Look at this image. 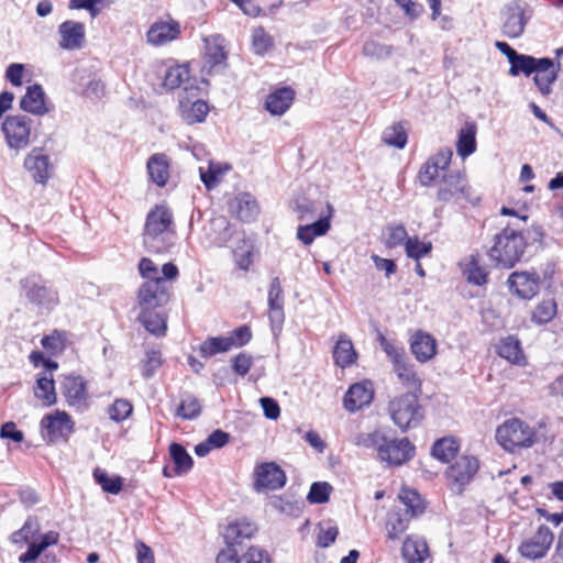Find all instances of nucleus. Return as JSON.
I'll use <instances>...</instances> for the list:
<instances>
[{
    "label": "nucleus",
    "mask_w": 563,
    "mask_h": 563,
    "mask_svg": "<svg viewBox=\"0 0 563 563\" xmlns=\"http://www.w3.org/2000/svg\"><path fill=\"white\" fill-rule=\"evenodd\" d=\"M294 211L297 213L299 221H309L316 216L314 202L306 198L297 199L295 201Z\"/></svg>",
    "instance_id": "774afa93"
},
{
    "label": "nucleus",
    "mask_w": 563,
    "mask_h": 563,
    "mask_svg": "<svg viewBox=\"0 0 563 563\" xmlns=\"http://www.w3.org/2000/svg\"><path fill=\"white\" fill-rule=\"evenodd\" d=\"M394 369L402 384L413 387L415 389L420 391L421 380L417 376V373L415 372L413 366L411 364L407 363V361L404 360L397 365H395Z\"/></svg>",
    "instance_id": "8fccbe9b"
},
{
    "label": "nucleus",
    "mask_w": 563,
    "mask_h": 563,
    "mask_svg": "<svg viewBox=\"0 0 563 563\" xmlns=\"http://www.w3.org/2000/svg\"><path fill=\"white\" fill-rule=\"evenodd\" d=\"M472 187L468 185L463 172H451L442 176L441 185L437 192V199L441 202H450L463 198L472 205H476L479 198H473Z\"/></svg>",
    "instance_id": "1a4fd4ad"
},
{
    "label": "nucleus",
    "mask_w": 563,
    "mask_h": 563,
    "mask_svg": "<svg viewBox=\"0 0 563 563\" xmlns=\"http://www.w3.org/2000/svg\"><path fill=\"white\" fill-rule=\"evenodd\" d=\"M328 213L321 216L317 221L299 225L297 229V239L305 245H310L316 238L322 236L328 233L331 228V218L333 216V207L331 203H327Z\"/></svg>",
    "instance_id": "a878e982"
},
{
    "label": "nucleus",
    "mask_w": 563,
    "mask_h": 563,
    "mask_svg": "<svg viewBox=\"0 0 563 563\" xmlns=\"http://www.w3.org/2000/svg\"><path fill=\"white\" fill-rule=\"evenodd\" d=\"M32 119L26 114L8 115L2 122L1 130L7 145L14 151H21L29 146Z\"/></svg>",
    "instance_id": "9d476101"
},
{
    "label": "nucleus",
    "mask_w": 563,
    "mask_h": 563,
    "mask_svg": "<svg viewBox=\"0 0 563 563\" xmlns=\"http://www.w3.org/2000/svg\"><path fill=\"white\" fill-rule=\"evenodd\" d=\"M360 443L368 449H375L378 460L389 466L407 463L413 457L416 451L415 445L407 438H390L378 430L363 435Z\"/></svg>",
    "instance_id": "f03ea898"
},
{
    "label": "nucleus",
    "mask_w": 563,
    "mask_h": 563,
    "mask_svg": "<svg viewBox=\"0 0 563 563\" xmlns=\"http://www.w3.org/2000/svg\"><path fill=\"white\" fill-rule=\"evenodd\" d=\"M294 99L295 90L291 87L277 88L266 97L265 109L272 115H282L290 108Z\"/></svg>",
    "instance_id": "7c9ffc66"
},
{
    "label": "nucleus",
    "mask_w": 563,
    "mask_h": 563,
    "mask_svg": "<svg viewBox=\"0 0 563 563\" xmlns=\"http://www.w3.org/2000/svg\"><path fill=\"white\" fill-rule=\"evenodd\" d=\"M412 517L413 516L409 515L408 511L399 510L390 512L386 522L388 539L398 540L400 536L408 529Z\"/></svg>",
    "instance_id": "a19ab883"
},
{
    "label": "nucleus",
    "mask_w": 563,
    "mask_h": 563,
    "mask_svg": "<svg viewBox=\"0 0 563 563\" xmlns=\"http://www.w3.org/2000/svg\"><path fill=\"white\" fill-rule=\"evenodd\" d=\"M497 355L511 364L518 366L527 365V358L523 353L520 340L515 335L501 338L496 344Z\"/></svg>",
    "instance_id": "cd10ccee"
},
{
    "label": "nucleus",
    "mask_w": 563,
    "mask_h": 563,
    "mask_svg": "<svg viewBox=\"0 0 563 563\" xmlns=\"http://www.w3.org/2000/svg\"><path fill=\"white\" fill-rule=\"evenodd\" d=\"M20 297L41 313H49L59 305L58 290L40 274H29L19 280Z\"/></svg>",
    "instance_id": "20e7f679"
},
{
    "label": "nucleus",
    "mask_w": 563,
    "mask_h": 563,
    "mask_svg": "<svg viewBox=\"0 0 563 563\" xmlns=\"http://www.w3.org/2000/svg\"><path fill=\"white\" fill-rule=\"evenodd\" d=\"M501 31L508 38L520 37L532 16V10L525 0H510L501 10Z\"/></svg>",
    "instance_id": "6e6552de"
},
{
    "label": "nucleus",
    "mask_w": 563,
    "mask_h": 563,
    "mask_svg": "<svg viewBox=\"0 0 563 563\" xmlns=\"http://www.w3.org/2000/svg\"><path fill=\"white\" fill-rule=\"evenodd\" d=\"M199 91L198 86L187 84L179 93V113L187 124L201 123L209 113V104L205 100H191V97H197Z\"/></svg>",
    "instance_id": "f8f14e48"
},
{
    "label": "nucleus",
    "mask_w": 563,
    "mask_h": 563,
    "mask_svg": "<svg viewBox=\"0 0 563 563\" xmlns=\"http://www.w3.org/2000/svg\"><path fill=\"white\" fill-rule=\"evenodd\" d=\"M406 255L415 261H420L432 251L430 241H420L417 235L408 238L405 242Z\"/></svg>",
    "instance_id": "09e8293b"
},
{
    "label": "nucleus",
    "mask_w": 563,
    "mask_h": 563,
    "mask_svg": "<svg viewBox=\"0 0 563 563\" xmlns=\"http://www.w3.org/2000/svg\"><path fill=\"white\" fill-rule=\"evenodd\" d=\"M379 345L387 356L391 360L394 366L406 360L405 349L396 345L391 340H388L382 333L378 334Z\"/></svg>",
    "instance_id": "bf43d9fd"
},
{
    "label": "nucleus",
    "mask_w": 563,
    "mask_h": 563,
    "mask_svg": "<svg viewBox=\"0 0 563 563\" xmlns=\"http://www.w3.org/2000/svg\"><path fill=\"white\" fill-rule=\"evenodd\" d=\"M254 487L257 492L282 489L287 482L285 471L275 462H263L254 468Z\"/></svg>",
    "instance_id": "2eb2a0df"
},
{
    "label": "nucleus",
    "mask_w": 563,
    "mask_h": 563,
    "mask_svg": "<svg viewBox=\"0 0 563 563\" xmlns=\"http://www.w3.org/2000/svg\"><path fill=\"white\" fill-rule=\"evenodd\" d=\"M169 156L165 153H155L146 162V173L148 180L159 188H164L170 177Z\"/></svg>",
    "instance_id": "b1692460"
},
{
    "label": "nucleus",
    "mask_w": 563,
    "mask_h": 563,
    "mask_svg": "<svg viewBox=\"0 0 563 563\" xmlns=\"http://www.w3.org/2000/svg\"><path fill=\"white\" fill-rule=\"evenodd\" d=\"M561 64L552 59V65L547 70L533 71V82L542 96H549L552 92V86L559 77Z\"/></svg>",
    "instance_id": "ea45409f"
},
{
    "label": "nucleus",
    "mask_w": 563,
    "mask_h": 563,
    "mask_svg": "<svg viewBox=\"0 0 563 563\" xmlns=\"http://www.w3.org/2000/svg\"><path fill=\"white\" fill-rule=\"evenodd\" d=\"M19 106L24 112L35 115H44L49 111L45 103L44 89L40 84H34L26 88Z\"/></svg>",
    "instance_id": "c85d7f7f"
},
{
    "label": "nucleus",
    "mask_w": 563,
    "mask_h": 563,
    "mask_svg": "<svg viewBox=\"0 0 563 563\" xmlns=\"http://www.w3.org/2000/svg\"><path fill=\"white\" fill-rule=\"evenodd\" d=\"M62 391L70 407L80 411L89 407L87 380L81 375L70 374L65 376L62 382Z\"/></svg>",
    "instance_id": "dca6fc26"
},
{
    "label": "nucleus",
    "mask_w": 563,
    "mask_h": 563,
    "mask_svg": "<svg viewBox=\"0 0 563 563\" xmlns=\"http://www.w3.org/2000/svg\"><path fill=\"white\" fill-rule=\"evenodd\" d=\"M556 314V302L553 299L541 301L532 312V321L538 324L550 322Z\"/></svg>",
    "instance_id": "5fc2aeb1"
},
{
    "label": "nucleus",
    "mask_w": 563,
    "mask_h": 563,
    "mask_svg": "<svg viewBox=\"0 0 563 563\" xmlns=\"http://www.w3.org/2000/svg\"><path fill=\"white\" fill-rule=\"evenodd\" d=\"M40 428L44 440L55 443L59 440L67 441L75 430V423L66 411L56 410L42 418Z\"/></svg>",
    "instance_id": "ddd939ff"
},
{
    "label": "nucleus",
    "mask_w": 563,
    "mask_h": 563,
    "mask_svg": "<svg viewBox=\"0 0 563 563\" xmlns=\"http://www.w3.org/2000/svg\"><path fill=\"white\" fill-rule=\"evenodd\" d=\"M252 330L247 324L240 325L232 330L229 336H225L231 342L232 347H243L252 340Z\"/></svg>",
    "instance_id": "0e129e2a"
},
{
    "label": "nucleus",
    "mask_w": 563,
    "mask_h": 563,
    "mask_svg": "<svg viewBox=\"0 0 563 563\" xmlns=\"http://www.w3.org/2000/svg\"><path fill=\"white\" fill-rule=\"evenodd\" d=\"M231 350V342L225 336H209L199 346V354L203 358H209L219 353H225Z\"/></svg>",
    "instance_id": "a18cd8bd"
},
{
    "label": "nucleus",
    "mask_w": 563,
    "mask_h": 563,
    "mask_svg": "<svg viewBox=\"0 0 563 563\" xmlns=\"http://www.w3.org/2000/svg\"><path fill=\"white\" fill-rule=\"evenodd\" d=\"M271 505L280 514L288 516H298L301 511L300 504L286 496H274L271 500Z\"/></svg>",
    "instance_id": "680f3d73"
},
{
    "label": "nucleus",
    "mask_w": 563,
    "mask_h": 563,
    "mask_svg": "<svg viewBox=\"0 0 563 563\" xmlns=\"http://www.w3.org/2000/svg\"><path fill=\"white\" fill-rule=\"evenodd\" d=\"M273 46V37L263 27H257L253 31L252 49L255 55L264 56Z\"/></svg>",
    "instance_id": "603ef678"
},
{
    "label": "nucleus",
    "mask_w": 563,
    "mask_h": 563,
    "mask_svg": "<svg viewBox=\"0 0 563 563\" xmlns=\"http://www.w3.org/2000/svg\"><path fill=\"white\" fill-rule=\"evenodd\" d=\"M362 52L366 57L385 59L393 54L394 47L374 40H368L364 43Z\"/></svg>",
    "instance_id": "13d9d810"
},
{
    "label": "nucleus",
    "mask_w": 563,
    "mask_h": 563,
    "mask_svg": "<svg viewBox=\"0 0 563 563\" xmlns=\"http://www.w3.org/2000/svg\"><path fill=\"white\" fill-rule=\"evenodd\" d=\"M136 298L141 310H162L168 303L170 292L164 278L155 277L140 286Z\"/></svg>",
    "instance_id": "9b49d317"
},
{
    "label": "nucleus",
    "mask_w": 563,
    "mask_h": 563,
    "mask_svg": "<svg viewBox=\"0 0 563 563\" xmlns=\"http://www.w3.org/2000/svg\"><path fill=\"white\" fill-rule=\"evenodd\" d=\"M536 432L518 418L505 421L496 430V440L507 451L517 448H529L533 444Z\"/></svg>",
    "instance_id": "0eeeda50"
},
{
    "label": "nucleus",
    "mask_w": 563,
    "mask_h": 563,
    "mask_svg": "<svg viewBox=\"0 0 563 563\" xmlns=\"http://www.w3.org/2000/svg\"><path fill=\"white\" fill-rule=\"evenodd\" d=\"M180 24L177 21H157L146 33L147 42L154 46H163L180 35Z\"/></svg>",
    "instance_id": "bb28decb"
},
{
    "label": "nucleus",
    "mask_w": 563,
    "mask_h": 563,
    "mask_svg": "<svg viewBox=\"0 0 563 563\" xmlns=\"http://www.w3.org/2000/svg\"><path fill=\"white\" fill-rule=\"evenodd\" d=\"M410 350L418 362L426 363L435 355L437 341L431 334L419 330L411 336Z\"/></svg>",
    "instance_id": "c756f323"
},
{
    "label": "nucleus",
    "mask_w": 563,
    "mask_h": 563,
    "mask_svg": "<svg viewBox=\"0 0 563 563\" xmlns=\"http://www.w3.org/2000/svg\"><path fill=\"white\" fill-rule=\"evenodd\" d=\"M137 319L151 334L157 338L166 334L167 319L162 310H141Z\"/></svg>",
    "instance_id": "473e14b6"
},
{
    "label": "nucleus",
    "mask_w": 563,
    "mask_h": 563,
    "mask_svg": "<svg viewBox=\"0 0 563 563\" xmlns=\"http://www.w3.org/2000/svg\"><path fill=\"white\" fill-rule=\"evenodd\" d=\"M509 290L518 298L530 300L539 294L540 276L537 272H514L507 279Z\"/></svg>",
    "instance_id": "6ab92c4d"
},
{
    "label": "nucleus",
    "mask_w": 563,
    "mask_h": 563,
    "mask_svg": "<svg viewBox=\"0 0 563 563\" xmlns=\"http://www.w3.org/2000/svg\"><path fill=\"white\" fill-rule=\"evenodd\" d=\"M332 489L327 482H314L310 486L307 500L311 505L324 504L329 500Z\"/></svg>",
    "instance_id": "6e6d98bb"
},
{
    "label": "nucleus",
    "mask_w": 563,
    "mask_h": 563,
    "mask_svg": "<svg viewBox=\"0 0 563 563\" xmlns=\"http://www.w3.org/2000/svg\"><path fill=\"white\" fill-rule=\"evenodd\" d=\"M205 43V67L207 68V73L212 75L224 70L228 66L225 38L220 34H214L207 37Z\"/></svg>",
    "instance_id": "a211bd4d"
},
{
    "label": "nucleus",
    "mask_w": 563,
    "mask_h": 563,
    "mask_svg": "<svg viewBox=\"0 0 563 563\" xmlns=\"http://www.w3.org/2000/svg\"><path fill=\"white\" fill-rule=\"evenodd\" d=\"M174 216L166 203L155 205L145 219L143 242L148 252L165 253L173 245L166 234L174 233Z\"/></svg>",
    "instance_id": "f257e3e1"
},
{
    "label": "nucleus",
    "mask_w": 563,
    "mask_h": 563,
    "mask_svg": "<svg viewBox=\"0 0 563 563\" xmlns=\"http://www.w3.org/2000/svg\"><path fill=\"white\" fill-rule=\"evenodd\" d=\"M402 559L407 563H423L429 555V548L423 539L406 538L401 547Z\"/></svg>",
    "instance_id": "c9c22d12"
},
{
    "label": "nucleus",
    "mask_w": 563,
    "mask_h": 563,
    "mask_svg": "<svg viewBox=\"0 0 563 563\" xmlns=\"http://www.w3.org/2000/svg\"><path fill=\"white\" fill-rule=\"evenodd\" d=\"M95 482L108 494L118 495L123 489V478L120 475L109 476L104 470L99 467L92 472Z\"/></svg>",
    "instance_id": "37998d69"
},
{
    "label": "nucleus",
    "mask_w": 563,
    "mask_h": 563,
    "mask_svg": "<svg viewBox=\"0 0 563 563\" xmlns=\"http://www.w3.org/2000/svg\"><path fill=\"white\" fill-rule=\"evenodd\" d=\"M463 275L470 284L483 286L487 283L488 272L479 264V255L471 254L467 262L460 264Z\"/></svg>",
    "instance_id": "4c0bfd02"
},
{
    "label": "nucleus",
    "mask_w": 563,
    "mask_h": 563,
    "mask_svg": "<svg viewBox=\"0 0 563 563\" xmlns=\"http://www.w3.org/2000/svg\"><path fill=\"white\" fill-rule=\"evenodd\" d=\"M23 166L36 184L45 185L51 178V159L48 155L43 154V148L41 147H34L26 155Z\"/></svg>",
    "instance_id": "4be33fe9"
},
{
    "label": "nucleus",
    "mask_w": 563,
    "mask_h": 563,
    "mask_svg": "<svg viewBox=\"0 0 563 563\" xmlns=\"http://www.w3.org/2000/svg\"><path fill=\"white\" fill-rule=\"evenodd\" d=\"M201 413V404L194 395H187L181 399L176 409L175 416L184 420H194Z\"/></svg>",
    "instance_id": "de8ad7c7"
},
{
    "label": "nucleus",
    "mask_w": 563,
    "mask_h": 563,
    "mask_svg": "<svg viewBox=\"0 0 563 563\" xmlns=\"http://www.w3.org/2000/svg\"><path fill=\"white\" fill-rule=\"evenodd\" d=\"M162 364L163 357L159 350L152 349L146 351L145 357L142 361V376L145 379L153 377Z\"/></svg>",
    "instance_id": "864d4df0"
},
{
    "label": "nucleus",
    "mask_w": 563,
    "mask_h": 563,
    "mask_svg": "<svg viewBox=\"0 0 563 563\" xmlns=\"http://www.w3.org/2000/svg\"><path fill=\"white\" fill-rule=\"evenodd\" d=\"M494 243L487 251L490 262L498 268L510 269L522 258L527 249L523 233L505 227L494 236Z\"/></svg>",
    "instance_id": "7ed1b4c3"
},
{
    "label": "nucleus",
    "mask_w": 563,
    "mask_h": 563,
    "mask_svg": "<svg viewBox=\"0 0 563 563\" xmlns=\"http://www.w3.org/2000/svg\"><path fill=\"white\" fill-rule=\"evenodd\" d=\"M388 410L394 423L402 431L417 427L423 419V409L416 393H405L389 401Z\"/></svg>",
    "instance_id": "39448f33"
},
{
    "label": "nucleus",
    "mask_w": 563,
    "mask_h": 563,
    "mask_svg": "<svg viewBox=\"0 0 563 563\" xmlns=\"http://www.w3.org/2000/svg\"><path fill=\"white\" fill-rule=\"evenodd\" d=\"M553 540L554 534L551 529L541 525L530 539L521 542L518 551L521 556L529 560L542 559L547 555Z\"/></svg>",
    "instance_id": "f3484780"
},
{
    "label": "nucleus",
    "mask_w": 563,
    "mask_h": 563,
    "mask_svg": "<svg viewBox=\"0 0 563 563\" xmlns=\"http://www.w3.org/2000/svg\"><path fill=\"white\" fill-rule=\"evenodd\" d=\"M374 399V389L371 380L352 384L343 397V406L349 412H355L371 405Z\"/></svg>",
    "instance_id": "412c9836"
},
{
    "label": "nucleus",
    "mask_w": 563,
    "mask_h": 563,
    "mask_svg": "<svg viewBox=\"0 0 563 563\" xmlns=\"http://www.w3.org/2000/svg\"><path fill=\"white\" fill-rule=\"evenodd\" d=\"M189 80V68L187 65L170 66L165 70L163 87L167 90H175Z\"/></svg>",
    "instance_id": "c03bdc74"
},
{
    "label": "nucleus",
    "mask_w": 563,
    "mask_h": 563,
    "mask_svg": "<svg viewBox=\"0 0 563 563\" xmlns=\"http://www.w3.org/2000/svg\"><path fill=\"white\" fill-rule=\"evenodd\" d=\"M133 412V405L125 398L115 399L108 408L109 418L119 423L126 420Z\"/></svg>",
    "instance_id": "3c124183"
},
{
    "label": "nucleus",
    "mask_w": 563,
    "mask_h": 563,
    "mask_svg": "<svg viewBox=\"0 0 563 563\" xmlns=\"http://www.w3.org/2000/svg\"><path fill=\"white\" fill-rule=\"evenodd\" d=\"M240 563H273V560L266 550L251 545L241 554Z\"/></svg>",
    "instance_id": "e2e57ef3"
},
{
    "label": "nucleus",
    "mask_w": 563,
    "mask_h": 563,
    "mask_svg": "<svg viewBox=\"0 0 563 563\" xmlns=\"http://www.w3.org/2000/svg\"><path fill=\"white\" fill-rule=\"evenodd\" d=\"M229 165L222 166L219 163L210 162L207 169L203 167L199 168L200 179L208 190L213 189L220 183L221 175L228 170Z\"/></svg>",
    "instance_id": "49530a36"
},
{
    "label": "nucleus",
    "mask_w": 563,
    "mask_h": 563,
    "mask_svg": "<svg viewBox=\"0 0 563 563\" xmlns=\"http://www.w3.org/2000/svg\"><path fill=\"white\" fill-rule=\"evenodd\" d=\"M477 125L473 121H466L457 132L456 152L462 158L471 156L477 147Z\"/></svg>",
    "instance_id": "2f4dec72"
},
{
    "label": "nucleus",
    "mask_w": 563,
    "mask_h": 563,
    "mask_svg": "<svg viewBox=\"0 0 563 563\" xmlns=\"http://www.w3.org/2000/svg\"><path fill=\"white\" fill-rule=\"evenodd\" d=\"M256 526L245 520H236L228 525L223 533L224 542L228 547L240 549L241 552L247 550L245 543L250 541L256 532Z\"/></svg>",
    "instance_id": "5701e85b"
},
{
    "label": "nucleus",
    "mask_w": 563,
    "mask_h": 563,
    "mask_svg": "<svg viewBox=\"0 0 563 563\" xmlns=\"http://www.w3.org/2000/svg\"><path fill=\"white\" fill-rule=\"evenodd\" d=\"M230 212L243 222H252L260 214L256 198L250 192H240L229 202Z\"/></svg>",
    "instance_id": "393cba45"
},
{
    "label": "nucleus",
    "mask_w": 563,
    "mask_h": 563,
    "mask_svg": "<svg viewBox=\"0 0 563 563\" xmlns=\"http://www.w3.org/2000/svg\"><path fill=\"white\" fill-rule=\"evenodd\" d=\"M357 353L351 339L346 334H341L333 349V360L335 365L341 368L350 367L355 363Z\"/></svg>",
    "instance_id": "72a5a7b5"
},
{
    "label": "nucleus",
    "mask_w": 563,
    "mask_h": 563,
    "mask_svg": "<svg viewBox=\"0 0 563 563\" xmlns=\"http://www.w3.org/2000/svg\"><path fill=\"white\" fill-rule=\"evenodd\" d=\"M34 396L43 401V405L51 407L56 404L55 382L52 375L38 374Z\"/></svg>",
    "instance_id": "58836bf2"
},
{
    "label": "nucleus",
    "mask_w": 563,
    "mask_h": 563,
    "mask_svg": "<svg viewBox=\"0 0 563 563\" xmlns=\"http://www.w3.org/2000/svg\"><path fill=\"white\" fill-rule=\"evenodd\" d=\"M168 452L172 461L174 462V475L183 476L191 471L194 460L183 444L172 442L169 444Z\"/></svg>",
    "instance_id": "e433bc0d"
},
{
    "label": "nucleus",
    "mask_w": 563,
    "mask_h": 563,
    "mask_svg": "<svg viewBox=\"0 0 563 563\" xmlns=\"http://www.w3.org/2000/svg\"><path fill=\"white\" fill-rule=\"evenodd\" d=\"M252 365L253 357L246 352H241L231 360L232 371L241 377H244L250 372Z\"/></svg>",
    "instance_id": "338daca9"
},
{
    "label": "nucleus",
    "mask_w": 563,
    "mask_h": 563,
    "mask_svg": "<svg viewBox=\"0 0 563 563\" xmlns=\"http://www.w3.org/2000/svg\"><path fill=\"white\" fill-rule=\"evenodd\" d=\"M496 48L504 54L509 64V75L516 77L520 74L529 77L536 70H547L552 65V58L541 57L537 58L532 55L520 54L512 48L507 42L497 41Z\"/></svg>",
    "instance_id": "423d86ee"
},
{
    "label": "nucleus",
    "mask_w": 563,
    "mask_h": 563,
    "mask_svg": "<svg viewBox=\"0 0 563 563\" xmlns=\"http://www.w3.org/2000/svg\"><path fill=\"white\" fill-rule=\"evenodd\" d=\"M382 140L387 145L395 148H405L408 142V133L405 122H395L390 126H387L383 132Z\"/></svg>",
    "instance_id": "79ce46f5"
},
{
    "label": "nucleus",
    "mask_w": 563,
    "mask_h": 563,
    "mask_svg": "<svg viewBox=\"0 0 563 563\" xmlns=\"http://www.w3.org/2000/svg\"><path fill=\"white\" fill-rule=\"evenodd\" d=\"M399 498L406 506L404 511L416 517L424 511V506L421 504L420 495L415 489H402Z\"/></svg>",
    "instance_id": "4d7b16f0"
},
{
    "label": "nucleus",
    "mask_w": 563,
    "mask_h": 563,
    "mask_svg": "<svg viewBox=\"0 0 563 563\" xmlns=\"http://www.w3.org/2000/svg\"><path fill=\"white\" fill-rule=\"evenodd\" d=\"M478 470L479 461L475 456L463 455L448 467L445 476L451 488L462 494Z\"/></svg>",
    "instance_id": "4468645a"
},
{
    "label": "nucleus",
    "mask_w": 563,
    "mask_h": 563,
    "mask_svg": "<svg viewBox=\"0 0 563 563\" xmlns=\"http://www.w3.org/2000/svg\"><path fill=\"white\" fill-rule=\"evenodd\" d=\"M408 238L409 236L407 230L402 224L390 225L388 227V235L385 241V245L388 249H395L401 244L405 245V242Z\"/></svg>",
    "instance_id": "69168bd1"
},
{
    "label": "nucleus",
    "mask_w": 563,
    "mask_h": 563,
    "mask_svg": "<svg viewBox=\"0 0 563 563\" xmlns=\"http://www.w3.org/2000/svg\"><path fill=\"white\" fill-rule=\"evenodd\" d=\"M460 452V441L454 437L438 439L431 446V455L442 463H450Z\"/></svg>",
    "instance_id": "f704fd0d"
},
{
    "label": "nucleus",
    "mask_w": 563,
    "mask_h": 563,
    "mask_svg": "<svg viewBox=\"0 0 563 563\" xmlns=\"http://www.w3.org/2000/svg\"><path fill=\"white\" fill-rule=\"evenodd\" d=\"M42 346L54 354L62 353L66 347L65 332L55 330L49 335H44L41 340Z\"/></svg>",
    "instance_id": "052dcab7"
},
{
    "label": "nucleus",
    "mask_w": 563,
    "mask_h": 563,
    "mask_svg": "<svg viewBox=\"0 0 563 563\" xmlns=\"http://www.w3.org/2000/svg\"><path fill=\"white\" fill-rule=\"evenodd\" d=\"M57 33L58 46L63 49H80L86 43V27L82 22L66 20L58 25Z\"/></svg>",
    "instance_id": "aec40b11"
}]
</instances>
